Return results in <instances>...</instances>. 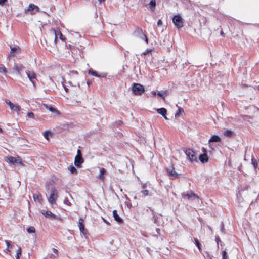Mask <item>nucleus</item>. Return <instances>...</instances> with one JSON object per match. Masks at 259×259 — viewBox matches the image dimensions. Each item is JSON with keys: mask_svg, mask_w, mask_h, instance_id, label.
Here are the masks:
<instances>
[{"mask_svg": "<svg viewBox=\"0 0 259 259\" xmlns=\"http://www.w3.org/2000/svg\"><path fill=\"white\" fill-rule=\"evenodd\" d=\"M195 245L197 247L199 250L201 252L202 251L201 248V245L197 239H195Z\"/></svg>", "mask_w": 259, "mask_h": 259, "instance_id": "nucleus-36", "label": "nucleus"}, {"mask_svg": "<svg viewBox=\"0 0 259 259\" xmlns=\"http://www.w3.org/2000/svg\"><path fill=\"white\" fill-rule=\"evenodd\" d=\"M27 231L29 233H33L35 232V229L34 227L30 226L27 228Z\"/></svg>", "mask_w": 259, "mask_h": 259, "instance_id": "nucleus-31", "label": "nucleus"}, {"mask_svg": "<svg viewBox=\"0 0 259 259\" xmlns=\"http://www.w3.org/2000/svg\"><path fill=\"white\" fill-rule=\"evenodd\" d=\"M195 199L197 198V201H199V199L198 196L197 195L195 194Z\"/></svg>", "mask_w": 259, "mask_h": 259, "instance_id": "nucleus-59", "label": "nucleus"}, {"mask_svg": "<svg viewBox=\"0 0 259 259\" xmlns=\"http://www.w3.org/2000/svg\"><path fill=\"white\" fill-rule=\"evenodd\" d=\"M222 259H228L227 253L225 250L222 252Z\"/></svg>", "mask_w": 259, "mask_h": 259, "instance_id": "nucleus-39", "label": "nucleus"}, {"mask_svg": "<svg viewBox=\"0 0 259 259\" xmlns=\"http://www.w3.org/2000/svg\"><path fill=\"white\" fill-rule=\"evenodd\" d=\"M8 161L11 164H15L17 163V159L13 156H9L7 157Z\"/></svg>", "mask_w": 259, "mask_h": 259, "instance_id": "nucleus-25", "label": "nucleus"}, {"mask_svg": "<svg viewBox=\"0 0 259 259\" xmlns=\"http://www.w3.org/2000/svg\"><path fill=\"white\" fill-rule=\"evenodd\" d=\"M167 172L169 176L171 177L172 178H176L178 177V174L175 171V168L172 166L170 168H167Z\"/></svg>", "mask_w": 259, "mask_h": 259, "instance_id": "nucleus-15", "label": "nucleus"}, {"mask_svg": "<svg viewBox=\"0 0 259 259\" xmlns=\"http://www.w3.org/2000/svg\"><path fill=\"white\" fill-rule=\"evenodd\" d=\"M5 242H6V245H7V247L8 248L10 247L11 248H12V247H13V245H10V242L9 241H8V240H5Z\"/></svg>", "mask_w": 259, "mask_h": 259, "instance_id": "nucleus-44", "label": "nucleus"}, {"mask_svg": "<svg viewBox=\"0 0 259 259\" xmlns=\"http://www.w3.org/2000/svg\"><path fill=\"white\" fill-rule=\"evenodd\" d=\"M183 151L187 155V158L191 162L193 161L194 157V151L192 149L183 148Z\"/></svg>", "mask_w": 259, "mask_h": 259, "instance_id": "nucleus-8", "label": "nucleus"}, {"mask_svg": "<svg viewBox=\"0 0 259 259\" xmlns=\"http://www.w3.org/2000/svg\"><path fill=\"white\" fill-rule=\"evenodd\" d=\"M5 102L7 105H8L9 106V107L11 110L16 111L17 112L20 111V108L18 105L14 104L9 99H6Z\"/></svg>", "mask_w": 259, "mask_h": 259, "instance_id": "nucleus-9", "label": "nucleus"}, {"mask_svg": "<svg viewBox=\"0 0 259 259\" xmlns=\"http://www.w3.org/2000/svg\"><path fill=\"white\" fill-rule=\"evenodd\" d=\"M121 123H122V121H119L118 122V124L119 125V124H120Z\"/></svg>", "mask_w": 259, "mask_h": 259, "instance_id": "nucleus-61", "label": "nucleus"}, {"mask_svg": "<svg viewBox=\"0 0 259 259\" xmlns=\"http://www.w3.org/2000/svg\"><path fill=\"white\" fill-rule=\"evenodd\" d=\"M172 22L178 29L181 28L183 27V19L179 15L174 16L172 18Z\"/></svg>", "mask_w": 259, "mask_h": 259, "instance_id": "nucleus-5", "label": "nucleus"}, {"mask_svg": "<svg viewBox=\"0 0 259 259\" xmlns=\"http://www.w3.org/2000/svg\"><path fill=\"white\" fill-rule=\"evenodd\" d=\"M157 26H160L162 25V22L161 21V20L160 19H159L157 21Z\"/></svg>", "mask_w": 259, "mask_h": 259, "instance_id": "nucleus-49", "label": "nucleus"}, {"mask_svg": "<svg viewBox=\"0 0 259 259\" xmlns=\"http://www.w3.org/2000/svg\"><path fill=\"white\" fill-rule=\"evenodd\" d=\"M202 151L204 152L203 153H206V152H207V150L205 148H204V147H203L202 148Z\"/></svg>", "mask_w": 259, "mask_h": 259, "instance_id": "nucleus-55", "label": "nucleus"}, {"mask_svg": "<svg viewBox=\"0 0 259 259\" xmlns=\"http://www.w3.org/2000/svg\"><path fill=\"white\" fill-rule=\"evenodd\" d=\"M68 169L72 174H76L77 171L76 168L73 165H70L68 167Z\"/></svg>", "mask_w": 259, "mask_h": 259, "instance_id": "nucleus-28", "label": "nucleus"}, {"mask_svg": "<svg viewBox=\"0 0 259 259\" xmlns=\"http://www.w3.org/2000/svg\"><path fill=\"white\" fill-rule=\"evenodd\" d=\"M41 213L47 218H49L52 220L57 219V217L55 214L52 213L50 211L41 210Z\"/></svg>", "mask_w": 259, "mask_h": 259, "instance_id": "nucleus-10", "label": "nucleus"}, {"mask_svg": "<svg viewBox=\"0 0 259 259\" xmlns=\"http://www.w3.org/2000/svg\"><path fill=\"white\" fill-rule=\"evenodd\" d=\"M99 179H100V180H103L104 178V177L103 176V175H101V174H100V175L99 176Z\"/></svg>", "mask_w": 259, "mask_h": 259, "instance_id": "nucleus-53", "label": "nucleus"}, {"mask_svg": "<svg viewBox=\"0 0 259 259\" xmlns=\"http://www.w3.org/2000/svg\"><path fill=\"white\" fill-rule=\"evenodd\" d=\"M72 74H78V72L77 71L73 70L70 72Z\"/></svg>", "mask_w": 259, "mask_h": 259, "instance_id": "nucleus-52", "label": "nucleus"}, {"mask_svg": "<svg viewBox=\"0 0 259 259\" xmlns=\"http://www.w3.org/2000/svg\"><path fill=\"white\" fill-rule=\"evenodd\" d=\"M152 51V49H147L143 53V54L144 55H146L151 53Z\"/></svg>", "mask_w": 259, "mask_h": 259, "instance_id": "nucleus-43", "label": "nucleus"}, {"mask_svg": "<svg viewBox=\"0 0 259 259\" xmlns=\"http://www.w3.org/2000/svg\"><path fill=\"white\" fill-rule=\"evenodd\" d=\"M77 155H81V151L79 149H78L77 150Z\"/></svg>", "mask_w": 259, "mask_h": 259, "instance_id": "nucleus-57", "label": "nucleus"}, {"mask_svg": "<svg viewBox=\"0 0 259 259\" xmlns=\"http://www.w3.org/2000/svg\"><path fill=\"white\" fill-rule=\"evenodd\" d=\"M27 116L29 118H33L34 116V113L33 112H28L27 113Z\"/></svg>", "mask_w": 259, "mask_h": 259, "instance_id": "nucleus-46", "label": "nucleus"}, {"mask_svg": "<svg viewBox=\"0 0 259 259\" xmlns=\"http://www.w3.org/2000/svg\"><path fill=\"white\" fill-rule=\"evenodd\" d=\"M21 248L19 246L18 247V250H17V253H16V259H20V255H21Z\"/></svg>", "mask_w": 259, "mask_h": 259, "instance_id": "nucleus-34", "label": "nucleus"}, {"mask_svg": "<svg viewBox=\"0 0 259 259\" xmlns=\"http://www.w3.org/2000/svg\"><path fill=\"white\" fill-rule=\"evenodd\" d=\"M89 74L92 75L93 76L98 77H106V74H103L102 75H99L98 72L96 71H94L92 69H90L89 71Z\"/></svg>", "mask_w": 259, "mask_h": 259, "instance_id": "nucleus-23", "label": "nucleus"}, {"mask_svg": "<svg viewBox=\"0 0 259 259\" xmlns=\"http://www.w3.org/2000/svg\"><path fill=\"white\" fill-rule=\"evenodd\" d=\"M52 133L50 131H46L44 133V136L45 138L48 140L49 139V135H51Z\"/></svg>", "mask_w": 259, "mask_h": 259, "instance_id": "nucleus-37", "label": "nucleus"}, {"mask_svg": "<svg viewBox=\"0 0 259 259\" xmlns=\"http://www.w3.org/2000/svg\"><path fill=\"white\" fill-rule=\"evenodd\" d=\"M47 109L53 113H55L57 115L60 114V112L55 108L53 107L52 105H45Z\"/></svg>", "mask_w": 259, "mask_h": 259, "instance_id": "nucleus-22", "label": "nucleus"}, {"mask_svg": "<svg viewBox=\"0 0 259 259\" xmlns=\"http://www.w3.org/2000/svg\"><path fill=\"white\" fill-rule=\"evenodd\" d=\"M104 222H105L106 224H109V223H108L107 221H105V220H104Z\"/></svg>", "mask_w": 259, "mask_h": 259, "instance_id": "nucleus-63", "label": "nucleus"}, {"mask_svg": "<svg viewBox=\"0 0 259 259\" xmlns=\"http://www.w3.org/2000/svg\"><path fill=\"white\" fill-rule=\"evenodd\" d=\"M215 241H217V243L218 244H219V242H221V240L220 239V237H219V236L216 235L215 236Z\"/></svg>", "mask_w": 259, "mask_h": 259, "instance_id": "nucleus-48", "label": "nucleus"}, {"mask_svg": "<svg viewBox=\"0 0 259 259\" xmlns=\"http://www.w3.org/2000/svg\"><path fill=\"white\" fill-rule=\"evenodd\" d=\"M98 1L100 3H102L103 2H104L105 1V0H98Z\"/></svg>", "mask_w": 259, "mask_h": 259, "instance_id": "nucleus-60", "label": "nucleus"}, {"mask_svg": "<svg viewBox=\"0 0 259 259\" xmlns=\"http://www.w3.org/2000/svg\"><path fill=\"white\" fill-rule=\"evenodd\" d=\"M24 68L25 67L22 64L19 63H15L13 67V69L15 70L19 75H21V72L22 71Z\"/></svg>", "mask_w": 259, "mask_h": 259, "instance_id": "nucleus-12", "label": "nucleus"}, {"mask_svg": "<svg viewBox=\"0 0 259 259\" xmlns=\"http://www.w3.org/2000/svg\"><path fill=\"white\" fill-rule=\"evenodd\" d=\"M183 196L184 198H187L188 199H190L192 197H194V193L192 191H188L187 192H184L183 193Z\"/></svg>", "mask_w": 259, "mask_h": 259, "instance_id": "nucleus-21", "label": "nucleus"}, {"mask_svg": "<svg viewBox=\"0 0 259 259\" xmlns=\"http://www.w3.org/2000/svg\"><path fill=\"white\" fill-rule=\"evenodd\" d=\"M79 228L80 231L84 235L87 234L84 225V220L82 218H80L79 219Z\"/></svg>", "mask_w": 259, "mask_h": 259, "instance_id": "nucleus-13", "label": "nucleus"}, {"mask_svg": "<svg viewBox=\"0 0 259 259\" xmlns=\"http://www.w3.org/2000/svg\"><path fill=\"white\" fill-rule=\"evenodd\" d=\"M221 138L217 135L212 136L209 140V142H219L221 141Z\"/></svg>", "mask_w": 259, "mask_h": 259, "instance_id": "nucleus-24", "label": "nucleus"}, {"mask_svg": "<svg viewBox=\"0 0 259 259\" xmlns=\"http://www.w3.org/2000/svg\"><path fill=\"white\" fill-rule=\"evenodd\" d=\"M146 186H147L146 184H143L142 185V188L143 189V190H145Z\"/></svg>", "mask_w": 259, "mask_h": 259, "instance_id": "nucleus-54", "label": "nucleus"}, {"mask_svg": "<svg viewBox=\"0 0 259 259\" xmlns=\"http://www.w3.org/2000/svg\"><path fill=\"white\" fill-rule=\"evenodd\" d=\"M10 49H11V54L13 56H15L16 54L20 52L21 49L20 48L17 46V45H14V46H10Z\"/></svg>", "mask_w": 259, "mask_h": 259, "instance_id": "nucleus-14", "label": "nucleus"}, {"mask_svg": "<svg viewBox=\"0 0 259 259\" xmlns=\"http://www.w3.org/2000/svg\"><path fill=\"white\" fill-rule=\"evenodd\" d=\"M220 230L222 233L225 234V227L224 224L223 222H221V223Z\"/></svg>", "mask_w": 259, "mask_h": 259, "instance_id": "nucleus-40", "label": "nucleus"}, {"mask_svg": "<svg viewBox=\"0 0 259 259\" xmlns=\"http://www.w3.org/2000/svg\"><path fill=\"white\" fill-rule=\"evenodd\" d=\"M184 110H183V109L182 108H178V110H177V112L175 114V117H178L180 115V114L182 113V112H183Z\"/></svg>", "mask_w": 259, "mask_h": 259, "instance_id": "nucleus-33", "label": "nucleus"}, {"mask_svg": "<svg viewBox=\"0 0 259 259\" xmlns=\"http://www.w3.org/2000/svg\"><path fill=\"white\" fill-rule=\"evenodd\" d=\"M199 159L202 163H206L208 161V157L207 153H203L199 155Z\"/></svg>", "mask_w": 259, "mask_h": 259, "instance_id": "nucleus-18", "label": "nucleus"}, {"mask_svg": "<svg viewBox=\"0 0 259 259\" xmlns=\"http://www.w3.org/2000/svg\"><path fill=\"white\" fill-rule=\"evenodd\" d=\"M17 164H18L19 165H23V163L22 162L21 159L20 158V157H18V159H17Z\"/></svg>", "mask_w": 259, "mask_h": 259, "instance_id": "nucleus-47", "label": "nucleus"}, {"mask_svg": "<svg viewBox=\"0 0 259 259\" xmlns=\"http://www.w3.org/2000/svg\"><path fill=\"white\" fill-rule=\"evenodd\" d=\"M64 203L68 205V206H71V203L69 201L68 199H67V198H66L64 200Z\"/></svg>", "mask_w": 259, "mask_h": 259, "instance_id": "nucleus-41", "label": "nucleus"}, {"mask_svg": "<svg viewBox=\"0 0 259 259\" xmlns=\"http://www.w3.org/2000/svg\"><path fill=\"white\" fill-rule=\"evenodd\" d=\"M141 39L144 40V41H145V42L146 44L148 43V39L145 34L144 35H143V36H142V38H141Z\"/></svg>", "mask_w": 259, "mask_h": 259, "instance_id": "nucleus-42", "label": "nucleus"}, {"mask_svg": "<svg viewBox=\"0 0 259 259\" xmlns=\"http://www.w3.org/2000/svg\"><path fill=\"white\" fill-rule=\"evenodd\" d=\"M224 135L226 137H231L233 135V133L232 131L228 130L224 132Z\"/></svg>", "mask_w": 259, "mask_h": 259, "instance_id": "nucleus-30", "label": "nucleus"}, {"mask_svg": "<svg viewBox=\"0 0 259 259\" xmlns=\"http://www.w3.org/2000/svg\"><path fill=\"white\" fill-rule=\"evenodd\" d=\"M113 216L114 217V220L119 224H122L123 222V220L119 216L117 213V211L116 210H113Z\"/></svg>", "mask_w": 259, "mask_h": 259, "instance_id": "nucleus-16", "label": "nucleus"}, {"mask_svg": "<svg viewBox=\"0 0 259 259\" xmlns=\"http://www.w3.org/2000/svg\"><path fill=\"white\" fill-rule=\"evenodd\" d=\"M140 193L142 194L143 197H146L147 196H151L152 194L149 192L148 190L145 189L141 191Z\"/></svg>", "mask_w": 259, "mask_h": 259, "instance_id": "nucleus-26", "label": "nucleus"}, {"mask_svg": "<svg viewBox=\"0 0 259 259\" xmlns=\"http://www.w3.org/2000/svg\"><path fill=\"white\" fill-rule=\"evenodd\" d=\"M62 83H63V88H64L65 91L66 92H68V89L66 87V86L64 84L63 82H62Z\"/></svg>", "mask_w": 259, "mask_h": 259, "instance_id": "nucleus-51", "label": "nucleus"}, {"mask_svg": "<svg viewBox=\"0 0 259 259\" xmlns=\"http://www.w3.org/2000/svg\"><path fill=\"white\" fill-rule=\"evenodd\" d=\"M26 73L33 86L35 87L36 81L37 80L36 74L34 72L29 70L26 71Z\"/></svg>", "mask_w": 259, "mask_h": 259, "instance_id": "nucleus-6", "label": "nucleus"}, {"mask_svg": "<svg viewBox=\"0 0 259 259\" xmlns=\"http://www.w3.org/2000/svg\"><path fill=\"white\" fill-rule=\"evenodd\" d=\"M146 212L150 211L151 212V217L149 218L157 226H160L163 223V221L161 214L155 212L150 207H147L146 210Z\"/></svg>", "mask_w": 259, "mask_h": 259, "instance_id": "nucleus-1", "label": "nucleus"}, {"mask_svg": "<svg viewBox=\"0 0 259 259\" xmlns=\"http://www.w3.org/2000/svg\"><path fill=\"white\" fill-rule=\"evenodd\" d=\"M45 43H46V44H47V40H46V39H45Z\"/></svg>", "mask_w": 259, "mask_h": 259, "instance_id": "nucleus-64", "label": "nucleus"}, {"mask_svg": "<svg viewBox=\"0 0 259 259\" xmlns=\"http://www.w3.org/2000/svg\"><path fill=\"white\" fill-rule=\"evenodd\" d=\"M33 198L34 199V200L37 199L39 201L41 200V196L40 194H34Z\"/></svg>", "mask_w": 259, "mask_h": 259, "instance_id": "nucleus-38", "label": "nucleus"}, {"mask_svg": "<svg viewBox=\"0 0 259 259\" xmlns=\"http://www.w3.org/2000/svg\"><path fill=\"white\" fill-rule=\"evenodd\" d=\"M251 164L253 165L254 169H256L258 166L256 160L253 157L251 159Z\"/></svg>", "mask_w": 259, "mask_h": 259, "instance_id": "nucleus-32", "label": "nucleus"}, {"mask_svg": "<svg viewBox=\"0 0 259 259\" xmlns=\"http://www.w3.org/2000/svg\"><path fill=\"white\" fill-rule=\"evenodd\" d=\"M132 91L136 95H141L144 92L145 88L143 85L134 83L132 86Z\"/></svg>", "mask_w": 259, "mask_h": 259, "instance_id": "nucleus-2", "label": "nucleus"}, {"mask_svg": "<svg viewBox=\"0 0 259 259\" xmlns=\"http://www.w3.org/2000/svg\"><path fill=\"white\" fill-rule=\"evenodd\" d=\"M156 3L155 0H151L149 3L146 5L151 11H154L155 9Z\"/></svg>", "mask_w": 259, "mask_h": 259, "instance_id": "nucleus-19", "label": "nucleus"}, {"mask_svg": "<svg viewBox=\"0 0 259 259\" xmlns=\"http://www.w3.org/2000/svg\"><path fill=\"white\" fill-rule=\"evenodd\" d=\"M156 232L158 234H160V229L159 228H156Z\"/></svg>", "mask_w": 259, "mask_h": 259, "instance_id": "nucleus-56", "label": "nucleus"}, {"mask_svg": "<svg viewBox=\"0 0 259 259\" xmlns=\"http://www.w3.org/2000/svg\"><path fill=\"white\" fill-rule=\"evenodd\" d=\"M9 248L7 247V248H6V251H10V250L9 249Z\"/></svg>", "mask_w": 259, "mask_h": 259, "instance_id": "nucleus-62", "label": "nucleus"}, {"mask_svg": "<svg viewBox=\"0 0 259 259\" xmlns=\"http://www.w3.org/2000/svg\"><path fill=\"white\" fill-rule=\"evenodd\" d=\"M58 197V196L57 190L55 189V187H52L51 189L50 195L48 198V201L52 205L55 204Z\"/></svg>", "mask_w": 259, "mask_h": 259, "instance_id": "nucleus-4", "label": "nucleus"}, {"mask_svg": "<svg viewBox=\"0 0 259 259\" xmlns=\"http://www.w3.org/2000/svg\"><path fill=\"white\" fill-rule=\"evenodd\" d=\"M7 2V0H0V5L3 6Z\"/></svg>", "mask_w": 259, "mask_h": 259, "instance_id": "nucleus-50", "label": "nucleus"}, {"mask_svg": "<svg viewBox=\"0 0 259 259\" xmlns=\"http://www.w3.org/2000/svg\"><path fill=\"white\" fill-rule=\"evenodd\" d=\"M134 35L137 37H139L141 39L142 38L143 35L145 33L143 32L142 29L137 27L134 31Z\"/></svg>", "mask_w": 259, "mask_h": 259, "instance_id": "nucleus-20", "label": "nucleus"}, {"mask_svg": "<svg viewBox=\"0 0 259 259\" xmlns=\"http://www.w3.org/2000/svg\"><path fill=\"white\" fill-rule=\"evenodd\" d=\"M106 169L104 168H102L100 169V173L102 175H104L106 173Z\"/></svg>", "mask_w": 259, "mask_h": 259, "instance_id": "nucleus-45", "label": "nucleus"}, {"mask_svg": "<svg viewBox=\"0 0 259 259\" xmlns=\"http://www.w3.org/2000/svg\"><path fill=\"white\" fill-rule=\"evenodd\" d=\"M39 7L33 4H30L27 8L24 9V13L25 14H30L31 15L35 14L37 12H39Z\"/></svg>", "mask_w": 259, "mask_h": 259, "instance_id": "nucleus-3", "label": "nucleus"}, {"mask_svg": "<svg viewBox=\"0 0 259 259\" xmlns=\"http://www.w3.org/2000/svg\"><path fill=\"white\" fill-rule=\"evenodd\" d=\"M151 93H152V94L154 96H155L156 95H157V93H156V92H155V91H152Z\"/></svg>", "mask_w": 259, "mask_h": 259, "instance_id": "nucleus-58", "label": "nucleus"}, {"mask_svg": "<svg viewBox=\"0 0 259 259\" xmlns=\"http://www.w3.org/2000/svg\"><path fill=\"white\" fill-rule=\"evenodd\" d=\"M83 161L84 160L82 155H76L74 159V164L77 167H80Z\"/></svg>", "mask_w": 259, "mask_h": 259, "instance_id": "nucleus-11", "label": "nucleus"}, {"mask_svg": "<svg viewBox=\"0 0 259 259\" xmlns=\"http://www.w3.org/2000/svg\"><path fill=\"white\" fill-rule=\"evenodd\" d=\"M157 95L160 97H161L163 99L165 98V96L167 95L166 91H161L157 92Z\"/></svg>", "mask_w": 259, "mask_h": 259, "instance_id": "nucleus-27", "label": "nucleus"}, {"mask_svg": "<svg viewBox=\"0 0 259 259\" xmlns=\"http://www.w3.org/2000/svg\"><path fill=\"white\" fill-rule=\"evenodd\" d=\"M52 31H53V34H55V43H56L58 36H59V38L62 41H65L66 40L65 37L62 34L60 30H56L55 29H53L52 30Z\"/></svg>", "mask_w": 259, "mask_h": 259, "instance_id": "nucleus-7", "label": "nucleus"}, {"mask_svg": "<svg viewBox=\"0 0 259 259\" xmlns=\"http://www.w3.org/2000/svg\"><path fill=\"white\" fill-rule=\"evenodd\" d=\"M52 251L55 253V255L52 254L51 257L52 258H55L56 257V256L58 255V251L55 248H53Z\"/></svg>", "mask_w": 259, "mask_h": 259, "instance_id": "nucleus-35", "label": "nucleus"}, {"mask_svg": "<svg viewBox=\"0 0 259 259\" xmlns=\"http://www.w3.org/2000/svg\"><path fill=\"white\" fill-rule=\"evenodd\" d=\"M157 112L161 115L166 120L168 119L166 117L167 110L164 108H158L156 110Z\"/></svg>", "mask_w": 259, "mask_h": 259, "instance_id": "nucleus-17", "label": "nucleus"}, {"mask_svg": "<svg viewBox=\"0 0 259 259\" xmlns=\"http://www.w3.org/2000/svg\"><path fill=\"white\" fill-rule=\"evenodd\" d=\"M7 72L6 68L3 64H0V73L6 74Z\"/></svg>", "mask_w": 259, "mask_h": 259, "instance_id": "nucleus-29", "label": "nucleus"}]
</instances>
